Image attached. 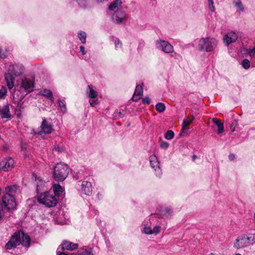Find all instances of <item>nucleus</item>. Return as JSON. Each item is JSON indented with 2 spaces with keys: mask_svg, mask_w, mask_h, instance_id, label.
<instances>
[{
  "mask_svg": "<svg viewBox=\"0 0 255 255\" xmlns=\"http://www.w3.org/2000/svg\"><path fill=\"white\" fill-rule=\"evenodd\" d=\"M34 86V79L27 77L22 78L20 82L15 86L13 97L16 95L18 99H23L25 95L33 90Z\"/></svg>",
  "mask_w": 255,
  "mask_h": 255,
  "instance_id": "1",
  "label": "nucleus"
},
{
  "mask_svg": "<svg viewBox=\"0 0 255 255\" xmlns=\"http://www.w3.org/2000/svg\"><path fill=\"white\" fill-rule=\"evenodd\" d=\"M24 71V67L21 64L17 63L9 65L7 72L4 75V78L7 86L9 89H11L14 87L15 78L21 75Z\"/></svg>",
  "mask_w": 255,
  "mask_h": 255,
  "instance_id": "2",
  "label": "nucleus"
},
{
  "mask_svg": "<svg viewBox=\"0 0 255 255\" xmlns=\"http://www.w3.org/2000/svg\"><path fill=\"white\" fill-rule=\"evenodd\" d=\"M20 244L25 247H29L30 244V239L24 232L18 231L15 233L11 237L10 240L5 244V247L6 249L10 250L16 248Z\"/></svg>",
  "mask_w": 255,
  "mask_h": 255,
  "instance_id": "3",
  "label": "nucleus"
},
{
  "mask_svg": "<svg viewBox=\"0 0 255 255\" xmlns=\"http://www.w3.org/2000/svg\"><path fill=\"white\" fill-rule=\"evenodd\" d=\"M218 41L213 37H202L197 40L198 49L206 52H212L216 48Z\"/></svg>",
  "mask_w": 255,
  "mask_h": 255,
  "instance_id": "4",
  "label": "nucleus"
},
{
  "mask_svg": "<svg viewBox=\"0 0 255 255\" xmlns=\"http://www.w3.org/2000/svg\"><path fill=\"white\" fill-rule=\"evenodd\" d=\"M68 167L65 163H57L53 168V176L56 181H63L68 176Z\"/></svg>",
  "mask_w": 255,
  "mask_h": 255,
  "instance_id": "5",
  "label": "nucleus"
},
{
  "mask_svg": "<svg viewBox=\"0 0 255 255\" xmlns=\"http://www.w3.org/2000/svg\"><path fill=\"white\" fill-rule=\"evenodd\" d=\"M37 201L48 207L55 206L57 204L56 198L48 192L40 194L37 197Z\"/></svg>",
  "mask_w": 255,
  "mask_h": 255,
  "instance_id": "6",
  "label": "nucleus"
},
{
  "mask_svg": "<svg viewBox=\"0 0 255 255\" xmlns=\"http://www.w3.org/2000/svg\"><path fill=\"white\" fill-rule=\"evenodd\" d=\"M155 44L157 49L165 53H171L174 51L173 46L167 41L158 39L156 40Z\"/></svg>",
  "mask_w": 255,
  "mask_h": 255,
  "instance_id": "7",
  "label": "nucleus"
},
{
  "mask_svg": "<svg viewBox=\"0 0 255 255\" xmlns=\"http://www.w3.org/2000/svg\"><path fill=\"white\" fill-rule=\"evenodd\" d=\"M128 18V14L125 8L116 10L113 15L112 19L116 24H120L125 22Z\"/></svg>",
  "mask_w": 255,
  "mask_h": 255,
  "instance_id": "8",
  "label": "nucleus"
},
{
  "mask_svg": "<svg viewBox=\"0 0 255 255\" xmlns=\"http://www.w3.org/2000/svg\"><path fill=\"white\" fill-rule=\"evenodd\" d=\"M143 228L142 232L146 235H156L159 233L161 229L160 226L155 225L153 228H151L150 223H148L147 221H145L143 223Z\"/></svg>",
  "mask_w": 255,
  "mask_h": 255,
  "instance_id": "9",
  "label": "nucleus"
},
{
  "mask_svg": "<svg viewBox=\"0 0 255 255\" xmlns=\"http://www.w3.org/2000/svg\"><path fill=\"white\" fill-rule=\"evenodd\" d=\"M2 203L8 210H14L16 208V202L14 197L8 195H4L2 197Z\"/></svg>",
  "mask_w": 255,
  "mask_h": 255,
  "instance_id": "10",
  "label": "nucleus"
},
{
  "mask_svg": "<svg viewBox=\"0 0 255 255\" xmlns=\"http://www.w3.org/2000/svg\"><path fill=\"white\" fill-rule=\"evenodd\" d=\"M149 161L151 167L155 171L156 176L160 177L162 175V171L157 157L155 155H152L149 157Z\"/></svg>",
  "mask_w": 255,
  "mask_h": 255,
  "instance_id": "11",
  "label": "nucleus"
},
{
  "mask_svg": "<svg viewBox=\"0 0 255 255\" xmlns=\"http://www.w3.org/2000/svg\"><path fill=\"white\" fill-rule=\"evenodd\" d=\"M40 134L42 133L49 134L54 131L53 126L45 118L42 120L40 126Z\"/></svg>",
  "mask_w": 255,
  "mask_h": 255,
  "instance_id": "12",
  "label": "nucleus"
},
{
  "mask_svg": "<svg viewBox=\"0 0 255 255\" xmlns=\"http://www.w3.org/2000/svg\"><path fill=\"white\" fill-rule=\"evenodd\" d=\"M14 163V160L11 157L5 158L0 162V170L8 171L13 167Z\"/></svg>",
  "mask_w": 255,
  "mask_h": 255,
  "instance_id": "13",
  "label": "nucleus"
},
{
  "mask_svg": "<svg viewBox=\"0 0 255 255\" xmlns=\"http://www.w3.org/2000/svg\"><path fill=\"white\" fill-rule=\"evenodd\" d=\"M245 234L239 236L235 240L234 247L236 249H240L249 247Z\"/></svg>",
  "mask_w": 255,
  "mask_h": 255,
  "instance_id": "14",
  "label": "nucleus"
},
{
  "mask_svg": "<svg viewBox=\"0 0 255 255\" xmlns=\"http://www.w3.org/2000/svg\"><path fill=\"white\" fill-rule=\"evenodd\" d=\"M81 190L84 194L88 196L91 195L93 191L91 182L86 180L83 181L81 185Z\"/></svg>",
  "mask_w": 255,
  "mask_h": 255,
  "instance_id": "15",
  "label": "nucleus"
},
{
  "mask_svg": "<svg viewBox=\"0 0 255 255\" xmlns=\"http://www.w3.org/2000/svg\"><path fill=\"white\" fill-rule=\"evenodd\" d=\"M238 39V35L236 33L233 31H229L224 36V41L226 43V45L236 42Z\"/></svg>",
  "mask_w": 255,
  "mask_h": 255,
  "instance_id": "16",
  "label": "nucleus"
},
{
  "mask_svg": "<svg viewBox=\"0 0 255 255\" xmlns=\"http://www.w3.org/2000/svg\"><path fill=\"white\" fill-rule=\"evenodd\" d=\"M78 247V245L77 244H74L68 241H64L61 245L60 248L63 251L66 250L73 251L77 249Z\"/></svg>",
  "mask_w": 255,
  "mask_h": 255,
  "instance_id": "17",
  "label": "nucleus"
},
{
  "mask_svg": "<svg viewBox=\"0 0 255 255\" xmlns=\"http://www.w3.org/2000/svg\"><path fill=\"white\" fill-rule=\"evenodd\" d=\"M124 8L125 7L122 5L121 0H115L109 6V9L111 11H114Z\"/></svg>",
  "mask_w": 255,
  "mask_h": 255,
  "instance_id": "18",
  "label": "nucleus"
},
{
  "mask_svg": "<svg viewBox=\"0 0 255 255\" xmlns=\"http://www.w3.org/2000/svg\"><path fill=\"white\" fill-rule=\"evenodd\" d=\"M194 119V117L193 116H191L188 117L183 120L182 124V132H183L185 130H187L189 128L188 126L192 123Z\"/></svg>",
  "mask_w": 255,
  "mask_h": 255,
  "instance_id": "19",
  "label": "nucleus"
},
{
  "mask_svg": "<svg viewBox=\"0 0 255 255\" xmlns=\"http://www.w3.org/2000/svg\"><path fill=\"white\" fill-rule=\"evenodd\" d=\"M17 191V186L15 185L8 186L5 188V194L10 196L14 197L15 193Z\"/></svg>",
  "mask_w": 255,
  "mask_h": 255,
  "instance_id": "20",
  "label": "nucleus"
},
{
  "mask_svg": "<svg viewBox=\"0 0 255 255\" xmlns=\"http://www.w3.org/2000/svg\"><path fill=\"white\" fill-rule=\"evenodd\" d=\"M89 91L87 92L88 97L90 99H95L98 96V92L96 91V88L92 85H89L88 86Z\"/></svg>",
  "mask_w": 255,
  "mask_h": 255,
  "instance_id": "21",
  "label": "nucleus"
},
{
  "mask_svg": "<svg viewBox=\"0 0 255 255\" xmlns=\"http://www.w3.org/2000/svg\"><path fill=\"white\" fill-rule=\"evenodd\" d=\"M0 115L2 119L10 118V113L8 106H5L3 108L0 109Z\"/></svg>",
  "mask_w": 255,
  "mask_h": 255,
  "instance_id": "22",
  "label": "nucleus"
},
{
  "mask_svg": "<svg viewBox=\"0 0 255 255\" xmlns=\"http://www.w3.org/2000/svg\"><path fill=\"white\" fill-rule=\"evenodd\" d=\"M212 121L218 127L217 133L220 134L223 132L224 130L223 124L219 119L216 118H213Z\"/></svg>",
  "mask_w": 255,
  "mask_h": 255,
  "instance_id": "23",
  "label": "nucleus"
},
{
  "mask_svg": "<svg viewBox=\"0 0 255 255\" xmlns=\"http://www.w3.org/2000/svg\"><path fill=\"white\" fill-rule=\"evenodd\" d=\"M247 242L249 246L255 244V234L252 233H247L245 234Z\"/></svg>",
  "mask_w": 255,
  "mask_h": 255,
  "instance_id": "24",
  "label": "nucleus"
},
{
  "mask_svg": "<svg viewBox=\"0 0 255 255\" xmlns=\"http://www.w3.org/2000/svg\"><path fill=\"white\" fill-rule=\"evenodd\" d=\"M143 92V88L142 86L138 85L136 86L135 88V90L133 94V96L132 98L133 101H137L138 100L137 98H136V96H140L142 94Z\"/></svg>",
  "mask_w": 255,
  "mask_h": 255,
  "instance_id": "25",
  "label": "nucleus"
},
{
  "mask_svg": "<svg viewBox=\"0 0 255 255\" xmlns=\"http://www.w3.org/2000/svg\"><path fill=\"white\" fill-rule=\"evenodd\" d=\"M53 190L57 196H59L63 191V188L59 184H54L53 186Z\"/></svg>",
  "mask_w": 255,
  "mask_h": 255,
  "instance_id": "26",
  "label": "nucleus"
},
{
  "mask_svg": "<svg viewBox=\"0 0 255 255\" xmlns=\"http://www.w3.org/2000/svg\"><path fill=\"white\" fill-rule=\"evenodd\" d=\"M41 94L45 97L49 98L52 103L54 102L53 94L51 90L48 89H44L41 91Z\"/></svg>",
  "mask_w": 255,
  "mask_h": 255,
  "instance_id": "27",
  "label": "nucleus"
},
{
  "mask_svg": "<svg viewBox=\"0 0 255 255\" xmlns=\"http://www.w3.org/2000/svg\"><path fill=\"white\" fill-rule=\"evenodd\" d=\"M82 8H86L90 6V0H73Z\"/></svg>",
  "mask_w": 255,
  "mask_h": 255,
  "instance_id": "28",
  "label": "nucleus"
},
{
  "mask_svg": "<svg viewBox=\"0 0 255 255\" xmlns=\"http://www.w3.org/2000/svg\"><path fill=\"white\" fill-rule=\"evenodd\" d=\"M35 181L36 182L37 191L38 192L40 190H43L45 185V182L40 177L36 178Z\"/></svg>",
  "mask_w": 255,
  "mask_h": 255,
  "instance_id": "29",
  "label": "nucleus"
},
{
  "mask_svg": "<svg viewBox=\"0 0 255 255\" xmlns=\"http://www.w3.org/2000/svg\"><path fill=\"white\" fill-rule=\"evenodd\" d=\"M233 4L239 11L242 12L244 11V7L241 0H234Z\"/></svg>",
  "mask_w": 255,
  "mask_h": 255,
  "instance_id": "30",
  "label": "nucleus"
},
{
  "mask_svg": "<svg viewBox=\"0 0 255 255\" xmlns=\"http://www.w3.org/2000/svg\"><path fill=\"white\" fill-rule=\"evenodd\" d=\"M78 37L82 43H86L87 34L85 32L80 31L78 33Z\"/></svg>",
  "mask_w": 255,
  "mask_h": 255,
  "instance_id": "31",
  "label": "nucleus"
},
{
  "mask_svg": "<svg viewBox=\"0 0 255 255\" xmlns=\"http://www.w3.org/2000/svg\"><path fill=\"white\" fill-rule=\"evenodd\" d=\"M74 255H94V254L91 248H88L84 249L82 253L75 254Z\"/></svg>",
  "mask_w": 255,
  "mask_h": 255,
  "instance_id": "32",
  "label": "nucleus"
},
{
  "mask_svg": "<svg viewBox=\"0 0 255 255\" xmlns=\"http://www.w3.org/2000/svg\"><path fill=\"white\" fill-rule=\"evenodd\" d=\"M114 42L115 44V49L116 50H119L122 48V43L119 39H114Z\"/></svg>",
  "mask_w": 255,
  "mask_h": 255,
  "instance_id": "33",
  "label": "nucleus"
},
{
  "mask_svg": "<svg viewBox=\"0 0 255 255\" xmlns=\"http://www.w3.org/2000/svg\"><path fill=\"white\" fill-rule=\"evenodd\" d=\"M156 110L160 113L164 112L165 110V105L162 103H158L155 106Z\"/></svg>",
  "mask_w": 255,
  "mask_h": 255,
  "instance_id": "34",
  "label": "nucleus"
},
{
  "mask_svg": "<svg viewBox=\"0 0 255 255\" xmlns=\"http://www.w3.org/2000/svg\"><path fill=\"white\" fill-rule=\"evenodd\" d=\"M59 106L61 109V112L63 113H65L66 112V106L65 103L60 100H58Z\"/></svg>",
  "mask_w": 255,
  "mask_h": 255,
  "instance_id": "35",
  "label": "nucleus"
},
{
  "mask_svg": "<svg viewBox=\"0 0 255 255\" xmlns=\"http://www.w3.org/2000/svg\"><path fill=\"white\" fill-rule=\"evenodd\" d=\"M174 133L173 131L171 130H168L164 135V137L168 140H170L174 137Z\"/></svg>",
  "mask_w": 255,
  "mask_h": 255,
  "instance_id": "36",
  "label": "nucleus"
},
{
  "mask_svg": "<svg viewBox=\"0 0 255 255\" xmlns=\"http://www.w3.org/2000/svg\"><path fill=\"white\" fill-rule=\"evenodd\" d=\"M242 66L245 69H248L250 67V62L247 59H243L241 63Z\"/></svg>",
  "mask_w": 255,
  "mask_h": 255,
  "instance_id": "37",
  "label": "nucleus"
},
{
  "mask_svg": "<svg viewBox=\"0 0 255 255\" xmlns=\"http://www.w3.org/2000/svg\"><path fill=\"white\" fill-rule=\"evenodd\" d=\"M64 147L62 145L57 144L55 145L53 150L58 153L62 152L64 150Z\"/></svg>",
  "mask_w": 255,
  "mask_h": 255,
  "instance_id": "38",
  "label": "nucleus"
},
{
  "mask_svg": "<svg viewBox=\"0 0 255 255\" xmlns=\"http://www.w3.org/2000/svg\"><path fill=\"white\" fill-rule=\"evenodd\" d=\"M209 9L212 12H215V8L214 6V2L213 0H208Z\"/></svg>",
  "mask_w": 255,
  "mask_h": 255,
  "instance_id": "39",
  "label": "nucleus"
},
{
  "mask_svg": "<svg viewBox=\"0 0 255 255\" xmlns=\"http://www.w3.org/2000/svg\"><path fill=\"white\" fill-rule=\"evenodd\" d=\"M169 144L168 142L162 141L160 142V147L162 149H166L169 147Z\"/></svg>",
  "mask_w": 255,
  "mask_h": 255,
  "instance_id": "40",
  "label": "nucleus"
},
{
  "mask_svg": "<svg viewBox=\"0 0 255 255\" xmlns=\"http://www.w3.org/2000/svg\"><path fill=\"white\" fill-rule=\"evenodd\" d=\"M237 124H238V122H237V120H234L232 122V123L230 126V129L232 132H234L235 130Z\"/></svg>",
  "mask_w": 255,
  "mask_h": 255,
  "instance_id": "41",
  "label": "nucleus"
},
{
  "mask_svg": "<svg viewBox=\"0 0 255 255\" xmlns=\"http://www.w3.org/2000/svg\"><path fill=\"white\" fill-rule=\"evenodd\" d=\"M247 52L250 56H255V46L253 49H247Z\"/></svg>",
  "mask_w": 255,
  "mask_h": 255,
  "instance_id": "42",
  "label": "nucleus"
},
{
  "mask_svg": "<svg viewBox=\"0 0 255 255\" xmlns=\"http://www.w3.org/2000/svg\"><path fill=\"white\" fill-rule=\"evenodd\" d=\"M89 103L91 106L94 107L99 104V101L95 98L92 100H90Z\"/></svg>",
  "mask_w": 255,
  "mask_h": 255,
  "instance_id": "43",
  "label": "nucleus"
},
{
  "mask_svg": "<svg viewBox=\"0 0 255 255\" xmlns=\"http://www.w3.org/2000/svg\"><path fill=\"white\" fill-rule=\"evenodd\" d=\"M4 215V212L3 211V208L2 205L0 203V221L2 219Z\"/></svg>",
  "mask_w": 255,
  "mask_h": 255,
  "instance_id": "44",
  "label": "nucleus"
},
{
  "mask_svg": "<svg viewBox=\"0 0 255 255\" xmlns=\"http://www.w3.org/2000/svg\"><path fill=\"white\" fill-rule=\"evenodd\" d=\"M6 93V90L5 88H1L0 90V99L3 98Z\"/></svg>",
  "mask_w": 255,
  "mask_h": 255,
  "instance_id": "45",
  "label": "nucleus"
},
{
  "mask_svg": "<svg viewBox=\"0 0 255 255\" xmlns=\"http://www.w3.org/2000/svg\"><path fill=\"white\" fill-rule=\"evenodd\" d=\"M142 101L143 104H149L150 103V99H149V97H145L144 98H143Z\"/></svg>",
  "mask_w": 255,
  "mask_h": 255,
  "instance_id": "46",
  "label": "nucleus"
},
{
  "mask_svg": "<svg viewBox=\"0 0 255 255\" xmlns=\"http://www.w3.org/2000/svg\"><path fill=\"white\" fill-rule=\"evenodd\" d=\"M80 49L81 52L82 53L83 55H85L86 53V51L85 50V47L83 46H80Z\"/></svg>",
  "mask_w": 255,
  "mask_h": 255,
  "instance_id": "47",
  "label": "nucleus"
},
{
  "mask_svg": "<svg viewBox=\"0 0 255 255\" xmlns=\"http://www.w3.org/2000/svg\"><path fill=\"white\" fill-rule=\"evenodd\" d=\"M60 248H59L58 249H57V255H69L68 254H66L64 253H61L60 251Z\"/></svg>",
  "mask_w": 255,
  "mask_h": 255,
  "instance_id": "48",
  "label": "nucleus"
},
{
  "mask_svg": "<svg viewBox=\"0 0 255 255\" xmlns=\"http://www.w3.org/2000/svg\"><path fill=\"white\" fill-rule=\"evenodd\" d=\"M229 158L230 160H233L235 158V155L233 154H230L229 155Z\"/></svg>",
  "mask_w": 255,
  "mask_h": 255,
  "instance_id": "49",
  "label": "nucleus"
},
{
  "mask_svg": "<svg viewBox=\"0 0 255 255\" xmlns=\"http://www.w3.org/2000/svg\"><path fill=\"white\" fill-rule=\"evenodd\" d=\"M118 115L119 116V117L122 118L124 116V115L123 114H122V113L121 112H119L118 113Z\"/></svg>",
  "mask_w": 255,
  "mask_h": 255,
  "instance_id": "50",
  "label": "nucleus"
},
{
  "mask_svg": "<svg viewBox=\"0 0 255 255\" xmlns=\"http://www.w3.org/2000/svg\"><path fill=\"white\" fill-rule=\"evenodd\" d=\"M97 2L100 3V2H102L104 1V0H97Z\"/></svg>",
  "mask_w": 255,
  "mask_h": 255,
  "instance_id": "51",
  "label": "nucleus"
},
{
  "mask_svg": "<svg viewBox=\"0 0 255 255\" xmlns=\"http://www.w3.org/2000/svg\"><path fill=\"white\" fill-rule=\"evenodd\" d=\"M193 159H194L195 158H196V156H195V155H194V156H193Z\"/></svg>",
  "mask_w": 255,
  "mask_h": 255,
  "instance_id": "52",
  "label": "nucleus"
},
{
  "mask_svg": "<svg viewBox=\"0 0 255 255\" xmlns=\"http://www.w3.org/2000/svg\"><path fill=\"white\" fill-rule=\"evenodd\" d=\"M235 255H241L240 254H235Z\"/></svg>",
  "mask_w": 255,
  "mask_h": 255,
  "instance_id": "53",
  "label": "nucleus"
},
{
  "mask_svg": "<svg viewBox=\"0 0 255 255\" xmlns=\"http://www.w3.org/2000/svg\"><path fill=\"white\" fill-rule=\"evenodd\" d=\"M209 255H214L213 253H211Z\"/></svg>",
  "mask_w": 255,
  "mask_h": 255,
  "instance_id": "54",
  "label": "nucleus"
},
{
  "mask_svg": "<svg viewBox=\"0 0 255 255\" xmlns=\"http://www.w3.org/2000/svg\"><path fill=\"white\" fill-rule=\"evenodd\" d=\"M3 148H4V149H6V147H3Z\"/></svg>",
  "mask_w": 255,
  "mask_h": 255,
  "instance_id": "55",
  "label": "nucleus"
},
{
  "mask_svg": "<svg viewBox=\"0 0 255 255\" xmlns=\"http://www.w3.org/2000/svg\"><path fill=\"white\" fill-rule=\"evenodd\" d=\"M3 148H4V149H6V147H3Z\"/></svg>",
  "mask_w": 255,
  "mask_h": 255,
  "instance_id": "56",
  "label": "nucleus"
},
{
  "mask_svg": "<svg viewBox=\"0 0 255 255\" xmlns=\"http://www.w3.org/2000/svg\"><path fill=\"white\" fill-rule=\"evenodd\" d=\"M254 218L255 219V215H254Z\"/></svg>",
  "mask_w": 255,
  "mask_h": 255,
  "instance_id": "57",
  "label": "nucleus"
}]
</instances>
